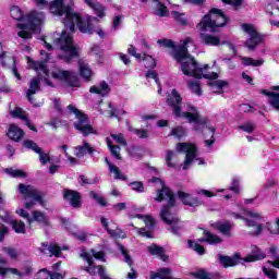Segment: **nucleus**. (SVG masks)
Segmentation results:
<instances>
[{
    "label": "nucleus",
    "instance_id": "1",
    "mask_svg": "<svg viewBox=\"0 0 279 279\" xmlns=\"http://www.w3.org/2000/svg\"><path fill=\"white\" fill-rule=\"evenodd\" d=\"M36 8L39 10H45L49 8L51 14L54 16H60L65 29L62 32L61 36L53 34V43L59 47L63 53L60 58L69 62L71 58L77 56V49L73 44V37L71 36L75 32V25L78 27L82 34H98L100 38L106 36L104 29L97 26L99 25V20L92 15H80L75 13L72 8L64 7V0H53L49 3L48 0H32Z\"/></svg>",
    "mask_w": 279,
    "mask_h": 279
},
{
    "label": "nucleus",
    "instance_id": "2",
    "mask_svg": "<svg viewBox=\"0 0 279 279\" xmlns=\"http://www.w3.org/2000/svg\"><path fill=\"white\" fill-rule=\"evenodd\" d=\"M159 47H166L172 49V57L174 60L181 63V71L183 75L190 77H196V80H217L219 74L216 72H210V66L208 64L201 65L195 61L191 54H189V49L191 47L192 51H195L196 47L191 37H186L181 41L180 46H174L171 39H159L157 41Z\"/></svg>",
    "mask_w": 279,
    "mask_h": 279
},
{
    "label": "nucleus",
    "instance_id": "3",
    "mask_svg": "<svg viewBox=\"0 0 279 279\" xmlns=\"http://www.w3.org/2000/svg\"><path fill=\"white\" fill-rule=\"evenodd\" d=\"M28 68L38 73V77L31 80L29 88L26 92V97L33 106H40V102L34 101V95L40 90V80H44L47 86H56L59 82L68 84V86H78L77 75L66 70L54 69L51 72L47 70L45 61H34L27 57Z\"/></svg>",
    "mask_w": 279,
    "mask_h": 279
},
{
    "label": "nucleus",
    "instance_id": "4",
    "mask_svg": "<svg viewBox=\"0 0 279 279\" xmlns=\"http://www.w3.org/2000/svg\"><path fill=\"white\" fill-rule=\"evenodd\" d=\"M168 104L171 106L174 117L186 119L189 123H194V130L196 132H202L205 138L209 137V140L205 141L206 147H213L215 143V123L207 118H202L199 111H197V107L190 102H185L182 107V96L175 89H172L168 96Z\"/></svg>",
    "mask_w": 279,
    "mask_h": 279
},
{
    "label": "nucleus",
    "instance_id": "5",
    "mask_svg": "<svg viewBox=\"0 0 279 279\" xmlns=\"http://www.w3.org/2000/svg\"><path fill=\"white\" fill-rule=\"evenodd\" d=\"M151 182H160L161 185V190L157 191L155 202H168V204L161 208L159 214L160 219L167 223V226H170L172 234H180L182 222H180V219L175 216V197L173 196V192L158 178H153Z\"/></svg>",
    "mask_w": 279,
    "mask_h": 279
},
{
    "label": "nucleus",
    "instance_id": "6",
    "mask_svg": "<svg viewBox=\"0 0 279 279\" xmlns=\"http://www.w3.org/2000/svg\"><path fill=\"white\" fill-rule=\"evenodd\" d=\"M45 12L38 11L36 9L31 10L24 17L26 24H17V29H20L17 32V36L24 40L32 38V32H40L43 25H45Z\"/></svg>",
    "mask_w": 279,
    "mask_h": 279
},
{
    "label": "nucleus",
    "instance_id": "7",
    "mask_svg": "<svg viewBox=\"0 0 279 279\" xmlns=\"http://www.w3.org/2000/svg\"><path fill=\"white\" fill-rule=\"evenodd\" d=\"M226 23H228L226 14L221 10L214 8L197 24V29L199 32H217L219 27H225Z\"/></svg>",
    "mask_w": 279,
    "mask_h": 279
},
{
    "label": "nucleus",
    "instance_id": "8",
    "mask_svg": "<svg viewBox=\"0 0 279 279\" xmlns=\"http://www.w3.org/2000/svg\"><path fill=\"white\" fill-rule=\"evenodd\" d=\"M17 195H21V197L25 201L24 208L27 210H31V208H34L36 204H40V206H44L45 203L43 202V194L34 187V185L20 183L16 189Z\"/></svg>",
    "mask_w": 279,
    "mask_h": 279
},
{
    "label": "nucleus",
    "instance_id": "9",
    "mask_svg": "<svg viewBox=\"0 0 279 279\" xmlns=\"http://www.w3.org/2000/svg\"><path fill=\"white\" fill-rule=\"evenodd\" d=\"M81 257L84 258L88 265L85 268L87 274H90V276H97L98 274L100 279H111L110 276L106 274V269L102 266H95L93 264V257L96 258V260H106V253H104V251L92 250L90 253L83 252L81 253Z\"/></svg>",
    "mask_w": 279,
    "mask_h": 279
},
{
    "label": "nucleus",
    "instance_id": "10",
    "mask_svg": "<svg viewBox=\"0 0 279 279\" xmlns=\"http://www.w3.org/2000/svg\"><path fill=\"white\" fill-rule=\"evenodd\" d=\"M234 219H243L248 228H253L251 234L263 232V214L254 210L241 209L240 213H233Z\"/></svg>",
    "mask_w": 279,
    "mask_h": 279
},
{
    "label": "nucleus",
    "instance_id": "11",
    "mask_svg": "<svg viewBox=\"0 0 279 279\" xmlns=\"http://www.w3.org/2000/svg\"><path fill=\"white\" fill-rule=\"evenodd\" d=\"M175 149L179 154H185V159L183 161L184 171H186V169H191L193 162H197V165H204V159L197 157L199 156L197 145L193 143H178L175 145Z\"/></svg>",
    "mask_w": 279,
    "mask_h": 279
},
{
    "label": "nucleus",
    "instance_id": "12",
    "mask_svg": "<svg viewBox=\"0 0 279 279\" xmlns=\"http://www.w3.org/2000/svg\"><path fill=\"white\" fill-rule=\"evenodd\" d=\"M68 110L74 114L76 121H74V128L75 130H78L83 136H88L89 134H97V131L93 129V125H90V122L88 121V117L84 114L80 109H77L73 105L68 106Z\"/></svg>",
    "mask_w": 279,
    "mask_h": 279
},
{
    "label": "nucleus",
    "instance_id": "13",
    "mask_svg": "<svg viewBox=\"0 0 279 279\" xmlns=\"http://www.w3.org/2000/svg\"><path fill=\"white\" fill-rule=\"evenodd\" d=\"M241 29L246 36H248L245 41V47H247V49H256V47L263 43V35L258 33V28H256V26L253 24H242Z\"/></svg>",
    "mask_w": 279,
    "mask_h": 279
},
{
    "label": "nucleus",
    "instance_id": "14",
    "mask_svg": "<svg viewBox=\"0 0 279 279\" xmlns=\"http://www.w3.org/2000/svg\"><path fill=\"white\" fill-rule=\"evenodd\" d=\"M2 213L3 214H0V219H2L4 223H9L15 234H25L27 232V227L25 226V222L23 220L11 219L9 211Z\"/></svg>",
    "mask_w": 279,
    "mask_h": 279
},
{
    "label": "nucleus",
    "instance_id": "15",
    "mask_svg": "<svg viewBox=\"0 0 279 279\" xmlns=\"http://www.w3.org/2000/svg\"><path fill=\"white\" fill-rule=\"evenodd\" d=\"M128 52L130 53V56H132L136 60H138V61L143 60L144 66H146V69H154L156 66L155 58H153L151 56H149L147 53H143V56H142L141 53L136 52V48H134V46H130L128 48Z\"/></svg>",
    "mask_w": 279,
    "mask_h": 279
},
{
    "label": "nucleus",
    "instance_id": "16",
    "mask_svg": "<svg viewBox=\"0 0 279 279\" xmlns=\"http://www.w3.org/2000/svg\"><path fill=\"white\" fill-rule=\"evenodd\" d=\"M265 12L270 17L269 19L270 25L279 28V7L274 3H269L266 5Z\"/></svg>",
    "mask_w": 279,
    "mask_h": 279
},
{
    "label": "nucleus",
    "instance_id": "17",
    "mask_svg": "<svg viewBox=\"0 0 279 279\" xmlns=\"http://www.w3.org/2000/svg\"><path fill=\"white\" fill-rule=\"evenodd\" d=\"M110 85L106 83V81H101L89 88V93H94L100 97H108L110 95Z\"/></svg>",
    "mask_w": 279,
    "mask_h": 279
},
{
    "label": "nucleus",
    "instance_id": "18",
    "mask_svg": "<svg viewBox=\"0 0 279 279\" xmlns=\"http://www.w3.org/2000/svg\"><path fill=\"white\" fill-rule=\"evenodd\" d=\"M62 250H69L66 246H63L62 248L59 247L58 244L56 243H51V244H47V243H43L41 244V248L40 252L43 254H49L50 256H60V252H62Z\"/></svg>",
    "mask_w": 279,
    "mask_h": 279
},
{
    "label": "nucleus",
    "instance_id": "19",
    "mask_svg": "<svg viewBox=\"0 0 279 279\" xmlns=\"http://www.w3.org/2000/svg\"><path fill=\"white\" fill-rule=\"evenodd\" d=\"M39 223L40 226H47L49 223V218L47 215L40 210H34L32 211L31 218H28V225L32 226V223Z\"/></svg>",
    "mask_w": 279,
    "mask_h": 279
},
{
    "label": "nucleus",
    "instance_id": "20",
    "mask_svg": "<svg viewBox=\"0 0 279 279\" xmlns=\"http://www.w3.org/2000/svg\"><path fill=\"white\" fill-rule=\"evenodd\" d=\"M178 198L185 204V206H202V201L197 197H193L191 194L186 192L179 191Z\"/></svg>",
    "mask_w": 279,
    "mask_h": 279
},
{
    "label": "nucleus",
    "instance_id": "21",
    "mask_svg": "<svg viewBox=\"0 0 279 279\" xmlns=\"http://www.w3.org/2000/svg\"><path fill=\"white\" fill-rule=\"evenodd\" d=\"M63 197L64 199H66V202H70L71 206H73L74 208H80L82 204V196L80 195V193L66 190L63 194Z\"/></svg>",
    "mask_w": 279,
    "mask_h": 279
},
{
    "label": "nucleus",
    "instance_id": "22",
    "mask_svg": "<svg viewBox=\"0 0 279 279\" xmlns=\"http://www.w3.org/2000/svg\"><path fill=\"white\" fill-rule=\"evenodd\" d=\"M201 40L204 45H209L210 47H219V45H223V43L221 41V37H219V35L202 33Z\"/></svg>",
    "mask_w": 279,
    "mask_h": 279
},
{
    "label": "nucleus",
    "instance_id": "23",
    "mask_svg": "<svg viewBox=\"0 0 279 279\" xmlns=\"http://www.w3.org/2000/svg\"><path fill=\"white\" fill-rule=\"evenodd\" d=\"M8 260L5 258H2L0 255V276H8V274H12L13 276H17L19 278H23V272L16 268H10L4 267L3 265H7Z\"/></svg>",
    "mask_w": 279,
    "mask_h": 279
},
{
    "label": "nucleus",
    "instance_id": "24",
    "mask_svg": "<svg viewBox=\"0 0 279 279\" xmlns=\"http://www.w3.org/2000/svg\"><path fill=\"white\" fill-rule=\"evenodd\" d=\"M9 112L11 117H13V119H22V121L26 122V125L29 128V130H33V132H36V128L29 124V120H27V113H25L23 109L16 107L14 110H12V107H10Z\"/></svg>",
    "mask_w": 279,
    "mask_h": 279
},
{
    "label": "nucleus",
    "instance_id": "25",
    "mask_svg": "<svg viewBox=\"0 0 279 279\" xmlns=\"http://www.w3.org/2000/svg\"><path fill=\"white\" fill-rule=\"evenodd\" d=\"M219 260L222 267H235V265H239V263H241V256L239 254H235L232 257L219 255Z\"/></svg>",
    "mask_w": 279,
    "mask_h": 279
},
{
    "label": "nucleus",
    "instance_id": "26",
    "mask_svg": "<svg viewBox=\"0 0 279 279\" xmlns=\"http://www.w3.org/2000/svg\"><path fill=\"white\" fill-rule=\"evenodd\" d=\"M84 3L94 10L95 14H97L99 19H104V16H106V8H104L101 3L97 2V0H84Z\"/></svg>",
    "mask_w": 279,
    "mask_h": 279
},
{
    "label": "nucleus",
    "instance_id": "27",
    "mask_svg": "<svg viewBox=\"0 0 279 279\" xmlns=\"http://www.w3.org/2000/svg\"><path fill=\"white\" fill-rule=\"evenodd\" d=\"M23 136H25V133L23 132V130H21V128L15 124H11L9 126L8 137L11 138V141H15V143H19V141H21Z\"/></svg>",
    "mask_w": 279,
    "mask_h": 279
},
{
    "label": "nucleus",
    "instance_id": "28",
    "mask_svg": "<svg viewBox=\"0 0 279 279\" xmlns=\"http://www.w3.org/2000/svg\"><path fill=\"white\" fill-rule=\"evenodd\" d=\"M93 151H95V148H93L88 142H84L83 145L74 147L76 158H84L86 154H93Z\"/></svg>",
    "mask_w": 279,
    "mask_h": 279
},
{
    "label": "nucleus",
    "instance_id": "29",
    "mask_svg": "<svg viewBox=\"0 0 279 279\" xmlns=\"http://www.w3.org/2000/svg\"><path fill=\"white\" fill-rule=\"evenodd\" d=\"M211 228H215V230H219V232H221V234H225L226 236H230V230H232V223H230V221L213 222Z\"/></svg>",
    "mask_w": 279,
    "mask_h": 279
},
{
    "label": "nucleus",
    "instance_id": "30",
    "mask_svg": "<svg viewBox=\"0 0 279 279\" xmlns=\"http://www.w3.org/2000/svg\"><path fill=\"white\" fill-rule=\"evenodd\" d=\"M78 71L83 80H90L93 77V69L84 60L78 61Z\"/></svg>",
    "mask_w": 279,
    "mask_h": 279
},
{
    "label": "nucleus",
    "instance_id": "31",
    "mask_svg": "<svg viewBox=\"0 0 279 279\" xmlns=\"http://www.w3.org/2000/svg\"><path fill=\"white\" fill-rule=\"evenodd\" d=\"M265 256H267L265 254V252L260 251V248H258V246H253L252 247V254L248 255L244 262L245 263H254L255 260H263V258H265Z\"/></svg>",
    "mask_w": 279,
    "mask_h": 279
},
{
    "label": "nucleus",
    "instance_id": "32",
    "mask_svg": "<svg viewBox=\"0 0 279 279\" xmlns=\"http://www.w3.org/2000/svg\"><path fill=\"white\" fill-rule=\"evenodd\" d=\"M105 162L108 166L109 172L113 173L114 180H126L125 174L121 173V169L117 167L114 163L110 162L108 158H105Z\"/></svg>",
    "mask_w": 279,
    "mask_h": 279
},
{
    "label": "nucleus",
    "instance_id": "33",
    "mask_svg": "<svg viewBox=\"0 0 279 279\" xmlns=\"http://www.w3.org/2000/svg\"><path fill=\"white\" fill-rule=\"evenodd\" d=\"M240 61L243 64V66H263V64H265V60L263 59H253L243 56H240Z\"/></svg>",
    "mask_w": 279,
    "mask_h": 279
},
{
    "label": "nucleus",
    "instance_id": "34",
    "mask_svg": "<svg viewBox=\"0 0 279 279\" xmlns=\"http://www.w3.org/2000/svg\"><path fill=\"white\" fill-rule=\"evenodd\" d=\"M208 84L210 86L211 93H215L216 95H220V93H223V88L228 86V82L221 80L211 81Z\"/></svg>",
    "mask_w": 279,
    "mask_h": 279
},
{
    "label": "nucleus",
    "instance_id": "35",
    "mask_svg": "<svg viewBox=\"0 0 279 279\" xmlns=\"http://www.w3.org/2000/svg\"><path fill=\"white\" fill-rule=\"evenodd\" d=\"M101 226L107 230V232L110 234V236H113L114 239H125V233L121 231L120 229L117 230H110L108 228V219L101 218Z\"/></svg>",
    "mask_w": 279,
    "mask_h": 279
},
{
    "label": "nucleus",
    "instance_id": "36",
    "mask_svg": "<svg viewBox=\"0 0 279 279\" xmlns=\"http://www.w3.org/2000/svg\"><path fill=\"white\" fill-rule=\"evenodd\" d=\"M150 279H172L169 268H160L157 271L150 272Z\"/></svg>",
    "mask_w": 279,
    "mask_h": 279
},
{
    "label": "nucleus",
    "instance_id": "37",
    "mask_svg": "<svg viewBox=\"0 0 279 279\" xmlns=\"http://www.w3.org/2000/svg\"><path fill=\"white\" fill-rule=\"evenodd\" d=\"M203 240L206 241V243H209V245H219V243H221V238H219V235L213 234L208 231H204ZM203 240H198L199 243H202Z\"/></svg>",
    "mask_w": 279,
    "mask_h": 279
},
{
    "label": "nucleus",
    "instance_id": "38",
    "mask_svg": "<svg viewBox=\"0 0 279 279\" xmlns=\"http://www.w3.org/2000/svg\"><path fill=\"white\" fill-rule=\"evenodd\" d=\"M64 277L59 272L51 274L47 269H41L37 275L36 279H63Z\"/></svg>",
    "mask_w": 279,
    "mask_h": 279
},
{
    "label": "nucleus",
    "instance_id": "39",
    "mask_svg": "<svg viewBox=\"0 0 279 279\" xmlns=\"http://www.w3.org/2000/svg\"><path fill=\"white\" fill-rule=\"evenodd\" d=\"M148 252L153 254V256H158L161 260H167V255H165V248L158 246L156 244H151L148 246Z\"/></svg>",
    "mask_w": 279,
    "mask_h": 279
},
{
    "label": "nucleus",
    "instance_id": "40",
    "mask_svg": "<svg viewBox=\"0 0 279 279\" xmlns=\"http://www.w3.org/2000/svg\"><path fill=\"white\" fill-rule=\"evenodd\" d=\"M11 17L14 21H23L25 20V15L23 14V10H21L17 5H12L10 9Z\"/></svg>",
    "mask_w": 279,
    "mask_h": 279
},
{
    "label": "nucleus",
    "instance_id": "41",
    "mask_svg": "<svg viewBox=\"0 0 279 279\" xmlns=\"http://www.w3.org/2000/svg\"><path fill=\"white\" fill-rule=\"evenodd\" d=\"M155 14L157 16H167V14H169V10H167V5L162 4V2L156 0L155 1Z\"/></svg>",
    "mask_w": 279,
    "mask_h": 279
},
{
    "label": "nucleus",
    "instance_id": "42",
    "mask_svg": "<svg viewBox=\"0 0 279 279\" xmlns=\"http://www.w3.org/2000/svg\"><path fill=\"white\" fill-rule=\"evenodd\" d=\"M107 145L112 156H114V158H117L118 160H121V147L112 145V140L110 137H107Z\"/></svg>",
    "mask_w": 279,
    "mask_h": 279
},
{
    "label": "nucleus",
    "instance_id": "43",
    "mask_svg": "<svg viewBox=\"0 0 279 279\" xmlns=\"http://www.w3.org/2000/svg\"><path fill=\"white\" fill-rule=\"evenodd\" d=\"M1 252L5 254V256H9V258L12 260H16L19 258V252H16V248L12 246H3Z\"/></svg>",
    "mask_w": 279,
    "mask_h": 279
},
{
    "label": "nucleus",
    "instance_id": "44",
    "mask_svg": "<svg viewBox=\"0 0 279 279\" xmlns=\"http://www.w3.org/2000/svg\"><path fill=\"white\" fill-rule=\"evenodd\" d=\"M4 172L11 175V178H27V173L21 169L7 168Z\"/></svg>",
    "mask_w": 279,
    "mask_h": 279
},
{
    "label": "nucleus",
    "instance_id": "45",
    "mask_svg": "<svg viewBox=\"0 0 279 279\" xmlns=\"http://www.w3.org/2000/svg\"><path fill=\"white\" fill-rule=\"evenodd\" d=\"M187 86L194 95H197L198 97L202 96V87L199 86V81H189Z\"/></svg>",
    "mask_w": 279,
    "mask_h": 279
},
{
    "label": "nucleus",
    "instance_id": "46",
    "mask_svg": "<svg viewBox=\"0 0 279 279\" xmlns=\"http://www.w3.org/2000/svg\"><path fill=\"white\" fill-rule=\"evenodd\" d=\"M170 136H174V138H184L186 136V130L182 126H175L171 130Z\"/></svg>",
    "mask_w": 279,
    "mask_h": 279
},
{
    "label": "nucleus",
    "instance_id": "47",
    "mask_svg": "<svg viewBox=\"0 0 279 279\" xmlns=\"http://www.w3.org/2000/svg\"><path fill=\"white\" fill-rule=\"evenodd\" d=\"M137 219H142L146 226V228H154L156 226V220H154V217L151 216H145V215H136Z\"/></svg>",
    "mask_w": 279,
    "mask_h": 279
},
{
    "label": "nucleus",
    "instance_id": "48",
    "mask_svg": "<svg viewBox=\"0 0 279 279\" xmlns=\"http://www.w3.org/2000/svg\"><path fill=\"white\" fill-rule=\"evenodd\" d=\"M175 156H178V154L173 150H167L166 151V163L168 165V167L175 169L177 163L173 162V158H175Z\"/></svg>",
    "mask_w": 279,
    "mask_h": 279
},
{
    "label": "nucleus",
    "instance_id": "49",
    "mask_svg": "<svg viewBox=\"0 0 279 279\" xmlns=\"http://www.w3.org/2000/svg\"><path fill=\"white\" fill-rule=\"evenodd\" d=\"M23 146L26 149H32V151H35V154H40V147H38V144L32 140H25L23 142Z\"/></svg>",
    "mask_w": 279,
    "mask_h": 279
},
{
    "label": "nucleus",
    "instance_id": "50",
    "mask_svg": "<svg viewBox=\"0 0 279 279\" xmlns=\"http://www.w3.org/2000/svg\"><path fill=\"white\" fill-rule=\"evenodd\" d=\"M238 130H241L242 132H246V134H252L254 130H256V124L253 122H245L238 126Z\"/></svg>",
    "mask_w": 279,
    "mask_h": 279
},
{
    "label": "nucleus",
    "instance_id": "51",
    "mask_svg": "<svg viewBox=\"0 0 279 279\" xmlns=\"http://www.w3.org/2000/svg\"><path fill=\"white\" fill-rule=\"evenodd\" d=\"M189 247H191L192 250H194V252H197V254H199L201 256L203 254H205L206 250L204 248V246L199 245V243H197L196 241L190 240L187 242Z\"/></svg>",
    "mask_w": 279,
    "mask_h": 279
},
{
    "label": "nucleus",
    "instance_id": "52",
    "mask_svg": "<svg viewBox=\"0 0 279 279\" xmlns=\"http://www.w3.org/2000/svg\"><path fill=\"white\" fill-rule=\"evenodd\" d=\"M146 78L154 80L155 84H157L158 86V94L160 95L162 93V88H160V81L158 80V74H156V72L154 71H148V73H146Z\"/></svg>",
    "mask_w": 279,
    "mask_h": 279
},
{
    "label": "nucleus",
    "instance_id": "53",
    "mask_svg": "<svg viewBox=\"0 0 279 279\" xmlns=\"http://www.w3.org/2000/svg\"><path fill=\"white\" fill-rule=\"evenodd\" d=\"M263 271L266 278L269 279H278V272L274 270V268H269L268 266L263 267Z\"/></svg>",
    "mask_w": 279,
    "mask_h": 279
},
{
    "label": "nucleus",
    "instance_id": "54",
    "mask_svg": "<svg viewBox=\"0 0 279 279\" xmlns=\"http://www.w3.org/2000/svg\"><path fill=\"white\" fill-rule=\"evenodd\" d=\"M195 193L199 197H216L217 196V192H210V191L204 190V189H197L195 191Z\"/></svg>",
    "mask_w": 279,
    "mask_h": 279
},
{
    "label": "nucleus",
    "instance_id": "55",
    "mask_svg": "<svg viewBox=\"0 0 279 279\" xmlns=\"http://www.w3.org/2000/svg\"><path fill=\"white\" fill-rule=\"evenodd\" d=\"M230 191L233 193H241V179L233 178L230 186Z\"/></svg>",
    "mask_w": 279,
    "mask_h": 279
},
{
    "label": "nucleus",
    "instance_id": "56",
    "mask_svg": "<svg viewBox=\"0 0 279 279\" xmlns=\"http://www.w3.org/2000/svg\"><path fill=\"white\" fill-rule=\"evenodd\" d=\"M119 250L122 256H124V263L132 267V257L130 256V254H128V250H125L123 245H119Z\"/></svg>",
    "mask_w": 279,
    "mask_h": 279
},
{
    "label": "nucleus",
    "instance_id": "57",
    "mask_svg": "<svg viewBox=\"0 0 279 279\" xmlns=\"http://www.w3.org/2000/svg\"><path fill=\"white\" fill-rule=\"evenodd\" d=\"M172 16H173V19H175V21H179V23H181V25H186V15L184 13L173 11Z\"/></svg>",
    "mask_w": 279,
    "mask_h": 279
},
{
    "label": "nucleus",
    "instance_id": "58",
    "mask_svg": "<svg viewBox=\"0 0 279 279\" xmlns=\"http://www.w3.org/2000/svg\"><path fill=\"white\" fill-rule=\"evenodd\" d=\"M111 138L112 141L118 143V145H123L124 147L125 145H128V142L125 141V137L123 136V134H111Z\"/></svg>",
    "mask_w": 279,
    "mask_h": 279
},
{
    "label": "nucleus",
    "instance_id": "59",
    "mask_svg": "<svg viewBox=\"0 0 279 279\" xmlns=\"http://www.w3.org/2000/svg\"><path fill=\"white\" fill-rule=\"evenodd\" d=\"M15 213L19 215V217H22V219H26L27 223H29V219L32 216H29V213L25 210L23 207H17Z\"/></svg>",
    "mask_w": 279,
    "mask_h": 279
},
{
    "label": "nucleus",
    "instance_id": "60",
    "mask_svg": "<svg viewBox=\"0 0 279 279\" xmlns=\"http://www.w3.org/2000/svg\"><path fill=\"white\" fill-rule=\"evenodd\" d=\"M267 228H268L270 234H279V219H277L276 222H269L267 225Z\"/></svg>",
    "mask_w": 279,
    "mask_h": 279
},
{
    "label": "nucleus",
    "instance_id": "61",
    "mask_svg": "<svg viewBox=\"0 0 279 279\" xmlns=\"http://www.w3.org/2000/svg\"><path fill=\"white\" fill-rule=\"evenodd\" d=\"M132 191H135L136 193H144L145 186H143V182H132L130 184Z\"/></svg>",
    "mask_w": 279,
    "mask_h": 279
},
{
    "label": "nucleus",
    "instance_id": "62",
    "mask_svg": "<svg viewBox=\"0 0 279 279\" xmlns=\"http://www.w3.org/2000/svg\"><path fill=\"white\" fill-rule=\"evenodd\" d=\"M90 195L100 206H107L106 198H104V196H101V194L90 192Z\"/></svg>",
    "mask_w": 279,
    "mask_h": 279
},
{
    "label": "nucleus",
    "instance_id": "63",
    "mask_svg": "<svg viewBox=\"0 0 279 279\" xmlns=\"http://www.w3.org/2000/svg\"><path fill=\"white\" fill-rule=\"evenodd\" d=\"M130 131L133 132V134H136L138 138H147L149 136V134L147 133V130H138V129L130 128Z\"/></svg>",
    "mask_w": 279,
    "mask_h": 279
},
{
    "label": "nucleus",
    "instance_id": "64",
    "mask_svg": "<svg viewBox=\"0 0 279 279\" xmlns=\"http://www.w3.org/2000/svg\"><path fill=\"white\" fill-rule=\"evenodd\" d=\"M192 276H194V278L197 279H210L208 272H206V270L203 269L192 272Z\"/></svg>",
    "mask_w": 279,
    "mask_h": 279
}]
</instances>
